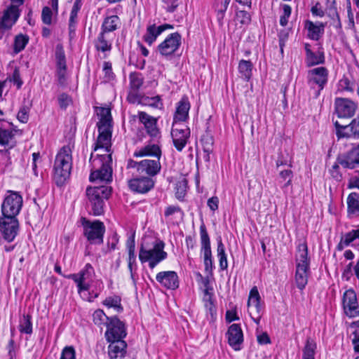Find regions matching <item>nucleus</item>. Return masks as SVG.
<instances>
[{"label": "nucleus", "mask_w": 359, "mask_h": 359, "mask_svg": "<svg viewBox=\"0 0 359 359\" xmlns=\"http://www.w3.org/2000/svg\"><path fill=\"white\" fill-rule=\"evenodd\" d=\"M81 222L83 226L84 236L91 244H101L103 243L105 226L102 222L98 220L90 222L82 217Z\"/></svg>", "instance_id": "nucleus-6"}, {"label": "nucleus", "mask_w": 359, "mask_h": 359, "mask_svg": "<svg viewBox=\"0 0 359 359\" xmlns=\"http://www.w3.org/2000/svg\"><path fill=\"white\" fill-rule=\"evenodd\" d=\"M110 318L101 309H97L93 313V320L97 325H105L107 326V323L110 320Z\"/></svg>", "instance_id": "nucleus-45"}, {"label": "nucleus", "mask_w": 359, "mask_h": 359, "mask_svg": "<svg viewBox=\"0 0 359 359\" xmlns=\"http://www.w3.org/2000/svg\"><path fill=\"white\" fill-rule=\"evenodd\" d=\"M19 330L20 332L27 334H31L32 333V323L30 316H24L23 320L20 324Z\"/></svg>", "instance_id": "nucleus-47"}, {"label": "nucleus", "mask_w": 359, "mask_h": 359, "mask_svg": "<svg viewBox=\"0 0 359 359\" xmlns=\"http://www.w3.org/2000/svg\"><path fill=\"white\" fill-rule=\"evenodd\" d=\"M129 79L131 90L135 92L137 91L143 83L142 75L139 73L133 72L130 74Z\"/></svg>", "instance_id": "nucleus-43"}, {"label": "nucleus", "mask_w": 359, "mask_h": 359, "mask_svg": "<svg viewBox=\"0 0 359 359\" xmlns=\"http://www.w3.org/2000/svg\"><path fill=\"white\" fill-rule=\"evenodd\" d=\"M311 13L315 16L323 17L325 11L322 10L320 3L317 2L311 9Z\"/></svg>", "instance_id": "nucleus-62"}, {"label": "nucleus", "mask_w": 359, "mask_h": 359, "mask_svg": "<svg viewBox=\"0 0 359 359\" xmlns=\"http://www.w3.org/2000/svg\"><path fill=\"white\" fill-rule=\"evenodd\" d=\"M229 344L235 350L240 351L243 342V334L238 324H232L227 331Z\"/></svg>", "instance_id": "nucleus-20"}, {"label": "nucleus", "mask_w": 359, "mask_h": 359, "mask_svg": "<svg viewBox=\"0 0 359 359\" xmlns=\"http://www.w3.org/2000/svg\"><path fill=\"white\" fill-rule=\"evenodd\" d=\"M29 41V38L26 35L18 34L15 36L14 41V52L18 53L22 51Z\"/></svg>", "instance_id": "nucleus-44"}, {"label": "nucleus", "mask_w": 359, "mask_h": 359, "mask_svg": "<svg viewBox=\"0 0 359 359\" xmlns=\"http://www.w3.org/2000/svg\"><path fill=\"white\" fill-rule=\"evenodd\" d=\"M204 306L206 309L207 314L210 316L211 320H214L217 313V310L214 302L206 303V304H204Z\"/></svg>", "instance_id": "nucleus-59"}, {"label": "nucleus", "mask_w": 359, "mask_h": 359, "mask_svg": "<svg viewBox=\"0 0 359 359\" xmlns=\"http://www.w3.org/2000/svg\"><path fill=\"white\" fill-rule=\"evenodd\" d=\"M52 11L49 7H44L42 10L41 19L44 24L50 25L52 22Z\"/></svg>", "instance_id": "nucleus-56"}, {"label": "nucleus", "mask_w": 359, "mask_h": 359, "mask_svg": "<svg viewBox=\"0 0 359 359\" xmlns=\"http://www.w3.org/2000/svg\"><path fill=\"white\" fill-rule=\"evenodd\" d=\"M310 273V259L305 242L300 243L297 248L295 281L297 287L303 290L308 282Z\"/></svg>", "instance_id": "nucleus-4"}, {"label": "nucleus", "mask_w": 359, "mask_h": 359, "mask_svg": "<svg viewBox=\"0 0 359 359\" xmlns=\"http://www.w3.org/2000/svg\"><path fill=\"white\" fill-rule=\"evenodd\" d=\"M325 11L327 16L337 15L338 11L337 8L336 0H326Z\"/></svg>", "instance_id": "nucleus-50"}, {"label": "nucleus", "mask_w": 359, "mask_h": 359, "mask_svg": "<svg viewBox=\"0 0 359 359\" xmlns=\"http://www.w3.org/2000/svg\"><path fill=\"white\" fill-rule=\"evenodd\" d=\"M8 355L10 359H13L15 357V342L13 339H10L7 346Z\"/></svg>", "instance_id": "nucleus-63"}, {"label": "nucleus", "mask_w": 359, "mask_h": 359, "mask_svg": "<svg viewBox=\"0 0 359 359\" xmlns=\"http://www.w3.org/2000/svg\"><path fill=\"white\" fill-rule=\"evenodd\" d=\"M55 60H56V64L57 66H66V57L65 54V50L63 48V46L61 43L57 44L55 47Z\"/></svg>", "instance_id": "nucleus-46"}, {"label": "nucleus", "mask_w": 359, "mask_h": 359, "mask_svg": "<svg viewBox=\"0 0 359 359\" xmlns=\"http://www.w3.org/2000/svg\"><path fill=\"white\" fill-rule=\"evenodd\" d=\"M58 103L61 109H66L72 103L71 97L66 93H62L58 96Z\"/></svg>", "instance_id": "nucleus-54"}, {"label": "nucleus", "mask_w": 359, "mask_h": 359, "mask_svg": "<svg viewBox=\"0 0 359 359\" xmlns=\"http://www.w3.org/2000/svg\"><path fill=\"white\" fill-rule=\"evenodd\" d=\"M187 187V182L186 179H182L177 182L175 189V195L178 199L182 198L186 194Z\"/></svg>", "instance_id": "nucleus-48"}, {"label": "nucleus", "mask_w": 359, "mask_h": 359, "mask_svg": "<svg viewBox=\"0 0 359 359\" xmlns=\"http://www.w3.org/2000/svg\"><path fill=\"white\" fill-rule=\"evenodd\" d=\"M337 162L344 168L353 169L359 165V145L353 147L347 153L337 157Z\"/></svg>", "instance_id": "nucleus-16"}, {"label": "nucleus", "mask_w": 359, "mask_h": 359, "mask_svg": "<svg viewBox=\"0 0 359 359\" xmlns=\"http://www.w3.org/2000/svg\"><path fill=\"white\" fill-rule=\"evenodd\" d=\"M164 248V242L159 238L151 236L143 237L139 251L140 262H148L149 268L154 269L167 258L168 254Z\"/></svg>", "instance_id": "nucleus-2"}, {"label": "nucleus", "mask_w": 359, "mask_h": 359, "mask_svg": "<svg viewBox=\"0 0 359 359\" xmlns=\"http://www.w3.org/2000/svg\"><path fill=\"white\" fill-rule=\"evenodd\" d=\"M322 62V59L316 56L315 53L311 50V49L307 50L306 62L309 66L318 65L319 63H321Z\"/></svg>", "instance_id": "nucleus-53"}, {"label": "nucleus", "mask_w": 359, "mask_h": 359, "mask_svg": "<svg viewBox=\"0 0 359 359\" xmlns=\"http://www.w3.org/2000/svg\"><path fill=\"white\" fill-rule=\"evenodd\" d=\"M230 1L231 0H216L214 4V8L217 13V19L221 26L223 25L224 13Z\"/></svg>", "instance_id": "nucleus-37"}, {"label": "nucleus", "mask_w": 359, "mask_h": 359, "mask_svg": "<svg viewBox=\"0 0 359 359\" xmlns=\"http://www.w3.org/2000/svg\"><path fill=\"white\" fill-rule=\"evenodd\" d=\"M156 281L163 287L175 290L179 287V278L174 271H161L156 274Z\"/></svg>", "instance_id": "nucleus-17"}, {"label": "nucleus", "mask_w": 359, "mask_h": 359, "mask_svg": "<svg viewBox=\"0 0 359 359\" xmlns=\"http://www.w3.org/2000/svg\"><path fill=\"white\" fill-rule=\"evenodd\" d=\"M283 15L280 16V25L285 27L287 25L288 22V18H290L291 13H292V8L290 6L287 4H283Z\"/></svg>", "instance_id": "nucleus-49"}, {"label": "nucleus", "mask_w": 359, "mask_h": 359, "mask_svg": "<svg viewBox=\"0 0 359 359\" xmlns=\"http://www.w3.org/2000/svg\"><path fill=\"white\" fill-rule=\"evenodd\" d=\"M343 309L345 314L349 318L359 316V304L356 293L352 289L346 290L342 299Z\"/></svg>", "instance_id": "nucleus-14"}, {"label": "nucleus", "mask_w": 359, "mask_h": 359, "mask_svg": "<svg viewBox=\"0 0 359 359\" xmlns=\"http://www.w3.org/2000/svg\"><path fill=\"white\" fill-rule=\"evenodd\" d=\"M161 169V165L158 158L155 160L145 159L140 161L139 172L153 177L158 175Z\"/></svg>", "instance_id": "nucleus-26"}, {"label": "nucleus", "mask_w": 359, "mask_h": 359, "mask_svg": "<svg viewBox=\"0 0 359 359\" xmlns=\"http://www.w3.org/2000/svg\"><path fill=\"white\" fill-rule=\"evenodd\" d=\"M171 135L174 146L180 151L187 143L190 136V130L184 123H172Z\"/></svg>", "instance_id": "nucleus-10"}, {"label": "nucleus", "mask_w": 359, "mask_h": 359, "mask_svg": "<svg viewBox=\"0 0 359 359\" xmlns=\"http://www.w3.org/2000/svg\"><path fill=\"white\" fill-rule=\"evenodd\" d=\"M95 47L98 51H110L111 49V41L109 40L108 34L101 31L95 41Z\"/></svg>", "instance_id": "nucleus-33"}, {"label": "nucleus", "mask_w": 359, "mask_h": 359, "mask_svg": "<svg viewBox=\"0 0 359 359\" xmlns=\"http://www.w3.org/2000/svg\"><path fill=\"white\" fill-rule=\"evenodd\" d=\"M81 8V1L75 0L69 17V30L70 34L74 33L76 30V26L78 22V13L80 11Z\"/></svg>", "instance_id": "nucleus-35"}, {"label": "nucleus", "mask_w": 359, "mask_h": 359, "mask_svg": "<svg viewBox=\"0 0 359 359\" xmlns=\"http://www.w3.org/2000/svg\"><path fill=\"white\" fill-rule=\"evenodd\" d=\"M72 165V149L69 146H64L56 155L53 168V179L57 186L63 185L69 178Z\"/></svg>", "instance_id": "nucleus-3"}, {"label": "nucleus", "mask_w": 359, "mask_h": 359, "mask_svg": "<svg viewBox=\"0 0 359 359\" xmlns=\"http://www.w3.org/2000/svg\"><path fill=\"white\" fill-rule=\"evenodd\" d=\"M355 240H358L359 241V226H358L355 229H352L343 235L337 248L338 250L341 251L344 248L350 245Z\"/></svg>", "instance_id": "nucleus-32"}, {"label": "nucleus", "mask_w": 359, "mask_h": 359, "mask_svg": "<svg viewBox=\"0 0 359 359\" xmlns=\"http://www.w3.org/2000/svg\"><path fill=\"white\" fill-rule=\"evenodd\" d=\"M103 72L104 73V81L107 82L111 81L114 74L112 72L111 64L109 62H104L103 64Z\"/></svg>", "instance_id": "nucleus-57"}, {"label": "nucleus", "mask_w": 359, "mask_h": 359, "mask_svg": "<svg viewBox=\"0 0 359 359\" xmlns=\"http://www.w3.org/2000/svg\"><path fill=\"white\" fill-rule=\"evenodd\" d=\"M108 355L110 359H123L126 354L127 344L124 340L109 341Z\"/></svg>", "instance_id": "nucleus-24"}, {"label": "nucleus", "mask_w": 359, "mask_h": 359, "mask_svg": "<svg viewBox=\"0 0 359 359\" xmlns=\"http://www.w3.org/2000/svg\"><path fill=\"white\" fill-rule=\"evenodd\" d=\"M121 25V21L117 15L107 17L102 25V32L108 34L118 29Z\"/></svg>", "instance_id": "nucleus-34"}, {"label": "nucleus", "mask_w": 359, "mask_h": 359, "mask_svg": "<svg viewBox=\"0 0 359 359\" xmlns=\"http://www.w3.org/2000/svg\"><path fill=\"white\" fill-rule=\"evenodd\" d=\"M201 143L204 153L203 158L205 161H210V154L213 151L214 140L212 136L208 134L204 135L201 137Z\"/></svg>", "instance_id": "nucleus-36"}, {"label": "nucleus", "mask_w": 359, "mask_h": 359, "mask_svg": "<svg viewBox=\"0 0 359 359\" xmlns=\"http://www.w3.org/2000/svg\"><path fill=\"white\" fill-rule=\"evenodd\" d=\"M259 301H260V296L258 292V290L256 287H254L251 289L250 292V295L248 298V306H253L255 308L257 311H259L260 305H259Z\"/></svg>", "instance_id": "nucleus-42"}, {"label": "nucleus", "mask_w": 359, "mask_h": 359, "mask_svg": "<svg viewBox=\"0 0 359 359\" xmlns=\"http://www.w3.org/2000/svg\"><path fill=\"white\" fill-rule=\"evenodd\" d=\"M94 269L89 263L86 264L84 268L77 273H72L66 276L68 279L73 280L77 285L78 292L88 291L91 285Z\"/></svg>", "instance_id": "nucleus-8"}, {"label": "nucleus", "mask_w": 359, "mask_h": 359, "mask_svg": "<svg viewBox=\"0 0 359 359\" xmlns=\"http://www.w3.org/2000/svg\"><path fill=\"white\" fill-rule=\"evenodd\" d=\"M173 27L169 24H164L160 26L152 25L147 28V32L143 36L146 43L151 46L157 39V37L165 30L172 29Z\"/></svg>", "instance_id": "nucleus-27"}, {"label": "nucleus", "mask_w": 359, "mask_h": 359, "mask_svg": "<svg viewBox=\"0 0 359 359\" xmlns=\"http://www.w3.org/2000/svg\"><path fill=\"white\" fill-rule=\"evenodd\" d=\"M29 110L30 108L28 106L24 105L20 107L17 118L21 123H25L28 121Z\"/></svg>", "instance_id": "nucleus-52"}, {"label": "nucleus", "mask_w": 359, "mask_h": 359, "mask_svg": "<svg viewBox=\"0 0 359 359\" xmlns=\"http://www.w3.org/2000/svg\"><path fill=\"white\" fill-rule=\"evenodd\" d=\"M126 247L128 251V266L130 272V277L134 280L133 268V265L136 264L135 243L134 236H130L127 240Z\"/></svg>", "instance_id": "nucleus-31"}, {"label": "nucleus", "mask_w": 359, "mask_h": 359, "mask_svg": "<svg viewBox=\"0 0 359 359\" xmlns=\"http://www.w3.org/2000/svg\"><path fill=\"white\" fill-rule=\"evenodd\" d=\"M7 194L1 205L2 215L16 217L22 206V196L18 192L11 190Z\"/></svg>", "instance_id": "nucleus-7"}, {"label": "nucleus", "mask_w": 359, "mask_h": 359, "mask_svg": "<svg viewBox=\"0 0 359 359\" xmlns=\"http://www.w3.org/2000/svg\"><path fill=\"white\" fill-rule=\"evenodd\" d=\"M307 78L309 84L311 88H315V86H318V90L316 93L318 96L327 82L328 71L324 67H316L308 72Z\"/></svg>", "instance_id": "nucleus-11"}, {"label": "nucleus", "mask_w": 359, "mask_h": 359, "mask_svg": "<svg viewBox=\"0 0 359 359\" xmlns=\"http://www.w3.org/2000/svg\"><path fill=\"white\" fill-rule=\"evenodd\" d=\"M19 17L18 8L15 6H11L4 13L0 21L1 29L7 31L11 29Z\"/></svg>", "instance_id": "nucleus-23"}, {"label": "nucleus", "mask_w": 359, "mask_h": 359, "mask_svg": "<svg viewBox=\"0 0 359 359\" xmlns=\"http://www.w3.org/2000/svg\"><path fill=\"white\" fill-rule=\"evenodd\" d=\"M334 126L338 138L350 137L351 136L357 137L359 136V119L358 118H354L350 124L346 126L341 125L338 121H336Z\"/></svg>", "instance_id": "nucleus-18"}, {"label": "nucleus", "mask_w": 359, "mask_h": 359, "mask_svg": "<svg viewBox=\"0 0 359 359\" xmlns=\"http://www.w3.org/2000/svg\"><path fill=\"white\" fill-rule=\"evenodd\" d=\"M252 63L249 60H242L238 64V71L242 76L249 80L252 76Z\"/></svg>", "instance_id": "nucleus-41"}, {"label": "nucleus", "mask_w": 359, "mask_h": 359, "mask_svg": "<svg viewBox=\"0 0 359 359\" xmlns=\"http://www.w3.org/2000/svg\"><path fill=\"white\" fill-rule=\"evenodd\" d=\"M236 18L243 25L249 24L251 21L250 15L245 11H240L237 12Z\"/></svg>", "instance_id": "nucleus-55"}, {"label": "nucleus", "mask_w": 359, "mask_h": 359, "mask_svg": "<svg viewBox=\"0 0 359 359\" xmlns=\"http://www.w3.org/2000/svg\"><path fill=\"white\" fill-rule=\"evenodd\" d=\"M140 121L144 125L147 133L152 138L158 139L160 137V132L156 126L157 120L147 114L146 112L141 111L138 114Z\"/></svg>", "instance_id": "nucleus-21"}, {"label": "nucleus", "mask_w": 359, "mask_h": 359, "mask_svg": "<svg viewBox=\"0 0 359 359\" xmlns=\"http://www.w3.org/2000/svg\"><path fill=\"white\" fill-rule=\"evenodd\" d=\"M11 81H13L14 83L17 85L18 88H20L22 86V81L21 80L20 71L18 69L15 68L13 71Z\"/></svg>", "instance_id": "nucleus-61"}, {"label": "nucleus", "mask_w": 359, "mask_h": 359, "mask_svg": "<svg viewBox=\"0 0 359 359\" xmlns=\"http://www.w3.org/2000/svg\"><path fill=\"white\" fill-rule=\"evenodd\" d=\"M191 107L190 102L187 96H183L176 104V110L174 114L173 123H184L189 118V111Z\"/></svg>", "instance_id": "nucleus-22"}, {"label": "nucleus", "mask_w": 359, "mask_h": 359, "mask_svg": "<svg viewBox=\"0 0 359 359\" xmlns=\"http://www.w3.org/2000/svg\"><path fill=\"white\" fill-rule=\"evenodd\" d=\"M111 194V188L108 186L102 185L87 188L88 205L94 215L99 216L103 214L104 201L109 198Z\"/></svg>", "instance_id": "nucleus-5"}, {"label": "nucleus", "mask_w": 359, "mask_h": 359, "mask_svg": "<svg viewBox=\"0 0 359 359\" xmlns=\"http://www.w3.org/2000/svg\"><path fill=\"white\" fill-rule=\"evenodd\" d=\"M325 25L323 22L316 23L311 20L305 21V29L307 30V36L309 39L318 41L324 33Z\"/></svg>", "instance_id": "nucleus-28"}, {"label": "nucleus", "mask_w": 359, "mask_h": 359, "mask_svg": "<svg viewBox=\"0 0 359 359\" xmlns=\"http://www.w3.org/2000/svg\"><path fill=\"white\" fill-rule=\"evenodd\" d=\"M106 327L104 336L107 341L123 340L127 335L124 323L116 316L111 317Z\"/></svg>", "instance_id": "nucleus-9"}, {"label": "nucleus", "mask_w": 359, "mask_h": 359, "mask_svg": "<svg viewBox=\"0 0 359 359\" xmlns=\"http://www.w3.org/2000/svg\"><path fill=\"white\" fill-rule=\"evenodd\" d=\"M15 132L12 123L0 119V144L9 145Z\"/></svg>", "instance_id": "nucleus-25"}, {"label": "nucleus", "mask_w": 359, "mask_h": 359, "mask_svg": "<svg viewBox=\"0 0 359 359\" xmlns=\"http://www.w3.org/2000/svg\"><path fill=\"white\" fill-rule=\"evenodd\" d=\"M146 156H155L160 159L161 150L159 146L156 144H147L134 152V156L135 157H142Z\"/></svg>", "instance_id": "nucleus-30"}, {"label": "nucleus", "mask_w": 359, "mask_h": 359, "mask_svg": "<svg viewBox=\"0 0 359 359\" xmlns=\"http://www.w3.org/2000/svg\"><path fill=\"white\" fill-rule=\"evenodd\" d=\"M218 204L219 198L217 196H213L208 201V206L212 211H215L218 209Z\"/></svg>", "instance_id": "nucleus-64"}, {"label": "nucleus", "mask_w": 359, "mask_h": 359, "mask_svg": "<svg viewBox=\"0 0 359 359\" xmlns=\"http://www.w3.org/2000/svg\"><path fill=\"white\" fill-rule=\"evenodd\" d=\"M316 344L313 339L309 337L303 348L302 359H315Z\"/></svg>", "instance_id": "nucleus-38"}, {"label": "nucleus", "mask_w": 359, "mask_h": 359, "mask_svg": "<svg viewBox=\"0 0 359 359\" xmlns=\"http://www.w3.org/2000/svg\"><path fill=\"white\" fill-rule=\"evenodd\" d=\"M175 213H180L182 215H183V212L182 211L181 208L179 206L175 205H170L167 207L164 212L165 216L167 217Z\"/></svg>", "instance_id": "nucleus-60"}, {"label": "nucleus", "mask_w": 359, "mask_h": 359, "mask_svg": "<svg viewBox=\"0 0 359 359\" xmlns=\"http://www.w3.org/2000/svg\"><path fill=\"white\" fill-rule=\"evenodd\" d=\"M347 205L348 212H359V194L351 193L347 198Z\"/></svg>", "instance_id": "nucleus-39"}, {"label": "nucleus", "mask_w": 359, "mask_h": 359, "mask_svg": "<svg viewBox=\"0 0 359 359\" xmlns=\"http://www.w3.org/2000/svg\"><path fill=\"white\" fill-rule=\"evenodd\" d=\"M121 302V299L119 296L114 295L107 297L102 303L107 308H113L117 312H121L123 311Z\"/></svg>", "instance_id": "nucleus-40"}, {"label": "nucleus", "mask_w": 359, "mask_h": 359, "mask_svg": "<svg viewBox=\"0 0 359 359\" xmlns=\"http://www.w3.org/2000/svg\"><path fill=\"white\" fill-rule=\"evenodd\" d=\"M66 69L67 66H57V76L58 81L60 84H64L66 81Z\"/></svg>", "instance_id": "nucleus-58"}, {"label": "nucleus", "mask_w": 359, "mask_h": 359, "mask_svg": "<svg viewBox=\"0 0 359 359\" xmlns=\"http://www.w3.org/2000/svg\"><path fill=\"white\" fill-rule=\"evenodd\" d=\"M181 35L178 32L169 34L165 40L158 45V50L159 53L165 57L173 55L181 45Z\"/></svg>", "instance_id": "nucleus-13"}, {"label": "nucleus", "mask_w": 359, "mask_h": 359, "mask_svg": "<svg viewBox=\"0 0 359 359\" xmlns=\"http://www.w3.org/2000/svg\"><path fill=\"white\" fill-rule=\"evenodd\" d=\"M154 185V181L148 177L132 179L128 181L130 189L137 193L144 194L150 191Z\"/></svg>", "instance_id": "nucleus-19"}, {"label": "nucleus", "mask_w": 359, "mask_h": 359, "mask_svg": "<svg viewBox=\"0 0 359 359\" xmlns=\"http://www.w3.org/2000/svg\"><path fill=\"white\" fill-rule=\"evenodd\" d=\"M335 111L339 118L352 117L357 109V104L348 98L338 97L334 101Z\"/></svg>", "instance_id": "nucleus-15"}, {"label": "nucleus", "mask_w": 359, "mask_h": 359, "mask_svg": "<svg viewBox=\"0 0 359 359\" xmlns=\"http://www.w3.org/2000/svg\"><path fill=\"white\" fill-rule=\"evenodd\" d=\"M200 236L201 251L203 252L204 260L212 259L210 237L203 224L200 226Z\"/></svg>", "instance_id": "nucleus-29"}, {"label": "nucleus", "mask_w": 359, "mask_h": 359, "mask_svg": "<svg viewBox=\"0 0 359 359\" xmlns=\"http://www.w3.org/2000/svg\"><path fill=\"white\" fill-rule=\"evenodd\" d=\"M19 228L16 217L3 216L0 217V230L5 240L11 242L18 234Z\"/></svg>", "instance_id": "nucleus-12"}, {"label": "nucleus", "mask_w": 359, "mask_h": 359, "mask_svg": "<svg viewBox=\"0 0 359 359\" xmlns=\"http://www.w3.org/2000/svg\"><path fill=\"white\" fill-rule=\"evenodd\" d=\"M60 359H76V351L73 346H65L61 353Z\"/></svg>", "instance_id": "nucleus-51"}, {"label": "nucleus", "mask_w": 359, "mask_h": 359, "mask_svg": "<svg viewBox=\"0 0 359 359\" xmlns=\"http://www.w3.org/2000/svg\"><path fill=\"white\" fill-rule=\"evenodd\" d=\"M100 121L97 126L99 135L94 148L95 155L92 153L90 162L91 172L90 180L101 182H110L112 180V158L111 151V140L112 131V118L109 108L101 107L98 113Z\"/></svg>", "instance_id": "nucleus-1"}]
</instances>
